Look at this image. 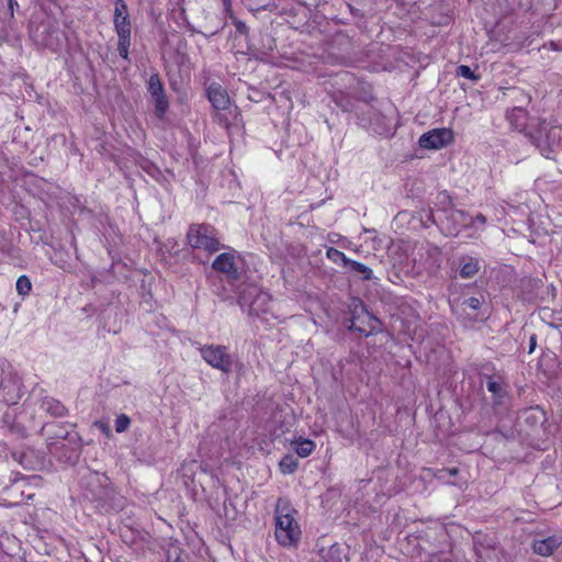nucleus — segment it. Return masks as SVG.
Masks as SVG:
<instances>
[{
    "instance_id": "f257e3e1",
    "label": "nucleus",
    "mask_w": 562,
    "mask_h": 562,
    "mask_svg": "<svg viewBox=\"0 0 562 562\" xmlns=\"http://www.w3.org/2000/svg\"><path fill=\"white\" fill-rule=\"evenodd\" d=\"M79 484L82 496L100 514L119 513L126 506V498L116 491L104 473L87 469L81 474Z\"/></svg>"
},
{
    "instance_id": "f03ea898",
    "label": "nucleus",
    "mask_w": 562,
    "mask_h": 562,
    "mask_svg": "<svg viewBox=\"0 0 562 562\" xmlns=\"http://www.w3.org/2000/svg\"><path fill=\"white\" fill-rule=\"evenodd\" d=\"M526 135L543 157L555 159L562 137V127L542 121L538 125H529Z\"/></svg>"
},
{
    "instance_id": "7ed1b4c3",
    "label": "nucleus",
    "mask_w": 562,
    "mask_h": 562,
    "mask_svg": "<svg viewBox=\"0 0 562 562\" xmlns=\"http://www.w3.org/2000/svg\"><path fill=\"white\" fill-rule=\"evenodd\" d=\"M216 235L215 228L209 224H192L187 233V240L192 248L213 254L221 247Z\"/></svg>"
},
{
    "instance_id": "20e7f679",
    "label": "nucleus",
    "mask_w": 562,
    "mask_h": 562,
    "mask_svg": "<svg viewBox=\"0 0 562 562\" xmlns=\"http://www.w3.org/2000/svg\"><path fill=\"white\" fill-rule=\"evenodd\" d=\"M48 450L59 462L76 465L81 454V438L74 432L67 441L48 442Z\"/></svg>"
},
{
    "instance_id": "39448f33",
    "label": "nucleus",
    "mask_w": 562,
    "mask_h": 562,
    "mask_svg": "<svg viewBox=\"0 0 562 562\" xmlns=\"http://www.w3.org/2000/svg\"><path fill=\"white\" fill-rule=\"evenodd\" d=\"M270 295L258 286L251 285L240 291L238 304L241 308L247 307L250 316H260L268 311Z\"/></svg>"
},
{
    "instance_id": "423d86ee",
    "label": "nucleus",
    "mask_w": 562,
    "mask_h": 562,
    "mask_svg": "<svg viewBox=\"0 0 562 562\" xmlns=\"http://www.w3.org/2000/svg\"><path fill=\"white\" fill-rule=\"evenodd\" d=\"M276 539L283 547L295 544L300 540L301 529L289 513L276 510Z\"/></svg>"
},
{
    "instance_id": "0eeeda50",
    "label": "nucleus",
    "mask_w": 562,
    "mask_h": 562,
    "mask_svg": "<svg viewBox=\"0 0 562 562\" xmlns=\"http://www.w3.org/2000/svg\"><path fill=\"white\" fill-rule=\"evenodd\" d=\"M205 94L215 112L214 121L228 128V119L222 113L231 106V98L226 89L218 82H212L206 87Z\"/></svg>"
},
{
    "instance_id": "6e6552de",
    "label": "nucleus",
    "mask_w": 562,
    "mask_h": 562,
    "mask_svg": "<svg viewBox=\"0 0 562 562\" xmlns=\"http://www.w3.org/2000/svg\"><path fill=\"white\" fill-rule=\"evenodd\" d=\"M200 352L203 360H205L211 367L221 370L225 374L232 372L234 358L227 351V347L222 345H209L202 347Z\"/></svg>"
},
{
    "instance_id": "1a4fd4ad",
    "label": "nucleus",
    "mask_w": 562,
    "mask_h": 562,
    "mask_svg": "<svg viewBox=\"0 0 562 562\" xmlns=\"http://www.w3.org/2000/svg\"><path fill=\"white\" fill-rule=\"evenodd\" d=\"M31 34L34 42L44 48L56 52L61 47L63 32L55 23L42 22Z\"/></svg>"
},
{
    "instance_id": "9d476101",
    "label": "nucleus",
    "mask_w": 562,
    "mask_h": 562,
    "mask_svg": "<svg viewBox=\"0 0 562 562\" xmlns=\"http://www.w3.org/2000/svg\"><path fill=\"white\" fill-rule=\"evenodd\" d=\"M147 91L154 102L156 116L164 120L169 110V101L162 81L157 72L150 75L147 81Z\"/></svg>"
},
{
    "instance_id": "9b49d317",
    "label": "nucleus",
    "mask_w": 562,
    "mask_h": 562,
    "mask_svg": "<svg viewBox=\"0 0 562 562\" xmlns=\"http://www.w3.org/2000/svg\"><path fill=\"white\" fill-rule=\"evenodd\" d=\"M453 142V133L449 128H435L424 133L418 144L425 149H439Z\"/></svg>"
},
{
    "instance_id": "f8f14e48",
    "label": "nucleus",
    "mask_w": 562,
    "mask_h": 562,
    "mask_svg": "<svg viewBox=\"0 0 562 562\" xmlns=\"http://www.w3.org/2000/svg\"><path fill=\"white\" fill-rule=\"evenodd\" d=\"M347 311L350 314L348 318H345L342 324L346 326L349 331H358L360 326H357V322L364 324V317H367L369 311L364 302L357 297L352 296L349 299L347 304Z\"/></svg>"
},
{
    "instance_id": "ddd939ff",
    "label": "nucleus",
    "mask_w": 562,
    "mask_h": 562,
    "mask_svg": "<svg viewBox=\"0 0 562 562\" xmlns=\"http://www.w3.org/2000/svg\"><path fill=\"white\" fill-rule=\"evenodd\" d=\"M22 396L21 382L16 376L7 375L0 382V402L14 405Z\"/></svg>"
},
{
    "instance_id": "4468645a",
    "label": "nucleus",
    "mask_w": 562,
    "mask_h": 562,
    "mask_svg": "<svg viewBox=\"0 0 562 562\" xmlns=\"http://www.w3.org/2000/svg\"><path fill=\"white\" fill-rule=\"evenodd\" d=\"M483 303H484V297L483 296H479V297H476V296L464 297L463 300L458 302L456 306H452L453 313L454 314H460V313L467 312L468 310H471V311L474 312L473 314H470V317L472 319H474V321H483V319H486L488 317V315H486L485 312L481 311Z\"/></svg>"
},
{
    "instance_id": "2eb2a0df",
    "label": "nucleus",
    "mask_w": 562,
    "mask_h": 562,
    "mask_svg": "<svg viewBox=\"0 0 562 562\" xmlns=\"http://www.w3.org/2000/svg\"><path fill=\"white\" fill-rule=\"evenodd\" d=\"M507 386L506 378L497 379V382H488L487 391L492 394L491 402L494 411L507 407L509 400Z\"/></svg>"
},
{
    "instance_id": "dca6fc26",
    "label": "nucleus",
    "mask_w": 562,
    "mask_h": 562,
    "mask_svg": "<svg viewBox=\"0 0 562 562\" xmlns=\"http://www.w3.org/2000/svg\"><path fill=\"white\" fill-rule=\"evenodd\" d=\"M114 27L116 34H131V20L124 0H114Z\"/></svg>"
},
{
    "instance_id": "f3484780",
    "label": "nucleus",
    "mask_w": 562,
    "mask_h": 562,
    "mask_svg": "<svg viewBox=\"0 0 562 562\" xmlns=\"http://www.w3.org/2000/svg\"><path fill=\"white\" fill-rule=\"evenodd\" d=\"M562 546V537L558 535L549 536L542 539H535L531 548L533 552L541 557H550Z\"/></svg>"
},
{
    "instance_id": "a211bd4d",
    "label": "nucleus",
    "mask_w": 562,
    "mask_h": 562,
    "mask_svg": "<svg viewBox=\"0 0 562 562\" xmlns=\"http://www.w3.org/2000/svg\"><path fill=\"white\" fill-rule=\"evenodd\" d=\"M215 271L226 273L231 279L237 280L239 278L238 270L235 266L234 256L228 252L218 255L212 263Z\"/></svg>"
},
{
    "instance_id": "6ab92c4d",
    "label": "nucleus",
    "mask_w": 562,
    "mask_h": 562,
    "mask_svg": "<svg viewBox=\"0 0 562 562\" xmlns=\"http://www.w3.org/2000/svg\"><path fill=\"white\" fill-rule=\"evenodd\" d=\"M446 218L451 223L448 227V232L451 235H457L460 232V227H469V214L462 210L450 207L445 210Z\"/></svg>"
},
{
    "instance_id": "aec40b11",
    "label": "nucleus",
    "mask_w": 562,
    "mask_h": 562,
    "mask_svg": "<svg viewBox=\"0 0 562 562\" xmlns=\"http://www.w3.org/2000/svg\"><path fill=\"white\" fill-rule=\"evenodd\" d=\"M75 431H69L65 426L56 423H46L42 427V434L46 436L47 443L50 441H67Z\"/></svg>"
},
{
    "instance_id": "412c9836",
    "label": "nucleus",
    "mask_w": 562,
    "mask_h": 562,
    "mask_svg": "<svg viewBox=\"0 0 562 562\" xmlns=\"http://www.w3.org/2000/svg\"><path fill=\"white\" fill-rule=\"evenodd\" d=\"M481 269L480 260L472 256L459 258V276L463 279L473 278Z\"/></svg>"
},
{
    "instance_id": "4be33fe9",
    "label": "nucleus",
    "mask_w": 562,
    "mask_h": 562,
    "mask_svg": "<svg viewBox=\"0 0 562 562\" xmlns=\"http://www.w3.org/2000/svg\"><path fill=\"white\" fill-rule=\"evenodd\" d=\"M13 458L22 465L25 470H35L41 465V461L32 449H26L20 452L13 453Z\"/></svg>"
},
{
    "instance_id": "5701e85b",
    "label": "nucleus",
    "mask_w": 562,
    "mask_h": 562,
    "mask_svg": "<svg viewBox=\"0 0 562 562\" xmlns=\"http://www.w3.org/2000/svg\"><path fill=\"white\" fill-rule=\"evenodd\" d=\"M41 407L54 417H63L68 412L65 405L54 397H44Z\"/></svg>"
},
{
    "instance_id": "b1692460",
    "label": "nucleus",
    "mask_w": 562,
    "mask_h": 562,
    "mask_svg": "<svg viewBox=\"0 0 562 562\" xmlns=\"http://www.w3.org/2000/svg\"><path fill=\"white\" fill-rule=\"evenodd\" d=\"M434 12H438V15H432V22L438 25H448L452 20V10L449 4L439 3L432 8Z\"/></svg>"
},
{
    "instance_id": "393cba45",
    "label": "nucleus",
    "mask_w": 562,
    "mask_h": 562,
    "mask_svg": "<svg viewBox=\"0 0 562 562\" xmlns=\"http://www.w3.org/2000/svg\"><path fill=\"white\" fill-rule=\"evenodd\" d=\"M346 269L359 276L361 281H370L373 279L372 270L368 266L356 260L350 259V261H347Z\"/></svg>"
},
{
    "instance_id": "a878e982",
    "label": "nucleus",
    "mask_w": 562,
    "mask_h": 562,
    "mask_svg": "<svg viewBox=\"0 0 562 562\" xmlns=\"http://www.w3.org/2000/svg\"><path fill=\"white\" fill-rule=\"evenodd\" d=\"M366 318L367 321H364V324H367L368 329L361 327L358 329L359 334L363 335L364 337H369L382 331V322L374 314L369 312Z\"/></svg>"
},
{
    "instance_id": "bb28decb",
    "label": "nucleus",
    "mask_w": 562,
    "mask_h": 562,
    "mask_svg": "<svg viewBox=\"0 0 562 562\" xmlns=\"http://www.w3.org/2000/svg\"><path fill=\"white\" fill-rule=\"evenodd\" d=\"M316 445L311 439H300L294 442V451L301 458H306L312 454Z\"/></svg>"
},
{
    "instance_id": "cd10ccee",
    "label": "nucleus",
    "mask_w": 562,
    "mask_h": 562,
    "mask_svg": "<svg viewBox=\"0 0 562 562\" xmlns=\"http://www.w3.org/2000/svg\"><path fill=\"white\" fill-rule=\"evenodd\" d=\"M299 462L293 454H285L279 462L280 471L283 474H292L297 470Z\"/></svg>"
},
{
    "instance_id": "c85d7f7f",
    "label": "nucleus",
    "mask_w": 562,
    "mask_h": 562,
    "mask_svg": "<svg viewBox=\"0 0 562 562\" xmlns=\"http://www.w3.org/2000/svg\"><path fill=\"white\" fill-rule=\"evenodd\" d=\"M341 549L338 544L330 546L327 550H321V557L325 562H341Z\"/></svg>"
},
{
    "instance_id": "c756f323",
    "label": "nucleus",
    "mask_w": 562,
    "mask_h": 562,
    "mask_svg": "<svg viewBox=\"0 0 562 562\" xmlns=\"http://www.w3.org/2000/svg\"><path fill=\"white\" fill-rule=\"evenodd\" d=\"M117 52L123 59H128V48L131 45V34H117Z\"/></svg>"
},
{
    "instance_id": "7c9ffc66",
    "label": "nucleus",
    "mask_w": 562,
    "mask_h": 562,
    "mask_svg": "<svg viewBox=\"0 0 562 562\" xmlns=\"http://www.w3.org/2000/svg\"><path fill=\"white\" fill-rule=\"evenodd\" d=\"M326 257L335 263L341 262L344 268H347V261H350V259L347 258V256L342 251L334 247H329L326 250Z\"/></svg>"
},
{
    "instance_id": "2f4dec72",
    "label": "nucleus",
    "mask_w": 562,
    "mask_h": 562,
    "mask_svg": "<svg viewBox=\"0 0 562 562\" xmlns=\"http://www.w3.org/2000/svg\"><path fill=\"white\" fill-rule=\"evenodd\" d=\"M15 288L20 295L25 296L32 290V282L27 276L23 274L18 278Z\"/></svg>"
},
{
    "instance_id": "473e14b6",
    "label": "nucleus",
    "mask_w": 562,
    "mask_h": 562,
    "mask_svg": "<svg viewBox=\"0 0 562 562\" xmlns=\"http://www.w3.org/2000/svg\"><path fill=\"white\" fill-rule=\"evenodd\" d=\"M183 550L178 546L170 543L166 549V560L167 562H182L181 554Z\"/></svg>"
},
{
    "instance_id": "72a5a7b5",
    "label": "nucleus",
    "mask_w": 562,
    "mask_h": 562,
    "mask_svg": "<svg viewBox=\"0 0 562 562\" xmlns=\"http://www.w3.org/2000/svg\"><path fill=\"white\" fill-rule=\"evenodd\" d=\"M457 76H460V77H463V78H467V79H470L472 81H477L480 79V76L476 75L471 68L470 66H467V65H460L458 68H457V71H456Z\"/></svg>"
},
{
    "instance_id": "f704fd0d",
    "label": "nucleus",
    "mask_w": 562,
    "mask_h": 562,
    "mask_svg": "<svg viewBox=\"0 0 562 562\" xmlns=\"http://www.w3.org/2000/svg\"><path fill=\"white\" fill-rule=\"evenodd\" d=\"M479 375H488V373L493 374V372H496V367L491 361H483L476 364L475 368Z\"/></svg>"
},
{
    "instance_id": "c9c22d12",
    "label": "nucleus",
    "mask_w": 562,
    "mask_h": 562,
    "mask_svg": "<svg viewBox=\"0 0 562 562\" xmlns=\"http://www.w3.org/2000/svg\"><path fill=\"white\" fill-rule=\"evenodd\" d=\"M131 425V419L125 414H121L115 419V431L123 432L128 429Z\"/></svg>"
},
{
    "instance_id": "e433bc0d",
    "label": "nucleus",
    "mask_w": 562,
    "mask_h": 562,
    "mask_svg": "<svg viewBox=\"0 0 562 562\" xmlns=\"http://www.w3.org/2000/svg\"><path fill=\"white\" fill-rule=\"evenodd\" d=\"M468 222H469V227L472 226V227L482 229L486 223V217L481 213H479L474 217L469 215Z\"/></svg>"
},
{
    "instance_id": "4c0bfd02",
    "label": "nucleus",
    "mask_w": 562,
    "mask_h": 562,
    "mask_svg": "<svg viewBox=\"0 0 562 562\" xmlns=\"http://www.w3.org/2000/svg\"><path fill=\"white\" fill-rule=\"evenodd\" d=\"M233 24L235 25L236 27V32L240 35H244V36H248L249 34V27L246 25L245 22L236 19V18H233Z\"/></svg>"
},
{
    "instance_id": "58836bf2",
    "label": "nucleus",
    "mask_w": 562,
    "mask_h": 562,
    "mask_svg": "<svg viewBox=\"0 0 562 562\" xmlns=\"http://www.w3.org/2000/svg\"><path fill=\"white\" fill-rule=\"evenodd\" d=\"M482 380L486 381V386L488 385V382H497V379L503 380L505 379V374L501 371L493 372V374L488 373V375H480Z\"/></svg>"
},
{
    "instance_id": "ea45409f",
    "label": "nucleus",
    "mask_w": 562,
    "mask_h": 562,
    "mask_svg": "<svg viewBox=\"0 0 562 562\" xmlns=\"http://www.w3.org/2000/svg\"><path fill=\"white\" fill-rule=\"evenodd\" d=\"M459 473V469L458 468H452V469H441L438 471V477L439 479H446L447 475L446 474H449V475H457Z\"/></svg>"
},
{
    "instance_id": "a19ab883",
    "label": "nucleus",
    "mask_w": 562,
    "mask_h": 562,
    "mask_svg": "<svg viewBox=\"0 0 562 562\" xmlns=\"http://www.w3.org/2000/svg\"><path fill=\"white\" fill-rule=\"evenodd\" d=\"M536 346H537V335L532 334L529 337V350H528V352L532 353L535 351V349H536Z\"/></svg>"
},
{
    "instance_id": "79ce46f5",
    "label": "nucleus",
    "mask_w": 562,
    "mask_h": 562,
    "mask_svg": "<svg viewBox=\"0 0 562 562\" xmlns=\"http://www.w3.org/2000/svg\"><path fill=\"white\" fill-rule=\"evenodd\" d=\"M18 5H19V4H18V2H16L15 0H9V1H8V7H9V9H10V11H11V15H13V9H14V7H18Z\"/></svg>"
},
{
    "instance_id": "37998d69",
    "label": "nucleus",
    "mask_w": 562,
    "mask_h": 562,
    "mask_svg": "<svg viewBox=\"0 0 562 562\" xmlns=\"http://www.w3.org/2000/svg\"><path fill=\"white\" fill-rule=\"evenodd\" d=\"M223 1V5L225 8L226 11H231L232 10V0H222Z\"/></svg>"
},
{
    "instance_id": "c03bdc74",
    "label": "nucleus",
    "mask_w": 562,
    "mask_h": 562,
    "mask_svg": "<svg viewBox=\"0 0 562 562\" xmlns=\"http://www.w3.org/2000/svg\"><path fill=\"white\" fill-rule=\"evenodd\" d=\"M428 220H430L432 223H436V220L434 218L432 212L430 211V214L428 216Z\"/></svg>"
},
{
    "instance_id": "a18cd8bd",
    "label": "nucleus",
    "mask_w": 562,
    "mask_h": 562,
    "mask_svg": "<svg viewBox=\"0 0 562 562\" xmlns=\"http://www.w3.org/2000/svg\"><path fill=\"white\" fill-rule=\"evenodd\" d=\"M476 543H477V540L475 539L474 544L476 546ZM475 552L481 558V552L479 551V549L476 547H475Z\"/></svg>"
},
{
    "instance_id": "49530a36",
    "label": "nucleus",
    "mask_w": 562,
    "mask_h": 562,
    "mask_svg": "<svg viewBox=\"0 0 562 562\" xmlns=\"http://www.w3.org/2000/svg\"><path fill=\"white\" fill-rule=\"evenodd\" d=\"M529 419H530V422H533V420H536V417L535 416H527V420H529Z\"/></svg>"
},
{
    "instance_id": "de8ad7c7",
    "label": "nucleus",
    "mask_w": 562,
    "mask_h": 562,
    "mask_svg": "<svg viewBox=\"0 0 562 562\" xmlns=\"http://www.w3.org/2000/svg\"><path fill=\"white\" fill-rule=\"evenodd\" d=\"M529 419H530V422H533V420H536V417L535 416H527V420H529Z\"/></svg>"
},
{
    "instance_id": "09e8293b",
    "label": "nucleus",
    "mask_w": 562,
    "mask_h": 562,
    "mask_svg": "<svg viewBox=\"0 0 562 562\" xmlns=\"http://www.w3.org/2000/svg\"><path fill=\"white\" fill-rule=\"evenodd\" d=\"M505 438H509V437H513V431H510V435H504Z\"/></svg>"
},
{
    "instance_id": "8fccbe9b",
    "label": "nucleus",
    "mask_w": 562,
    "mask_h": 562,
    "mask_svg": "<svg viewBox=\"0 0 562 562\" xmlns=\"http://www.w3.org/2000/svg\"><path fill=\"white\" fill-rule=\"evenodd\" d=\"M345 111H349V109L346 105H342Z\"/></svg>"
},
{
    "instance_id": "3c124183",
    "label": "nucleus",
    "mask_w": 562,
    "mask_h": 562,
    "mask_svg": "<svg viewBox=\"0 0 562 562\" xmlns=\"http://www.w3.org/2000/svg\"><path fill=\"white\" fill-rule=\"evenodd\" d=\"M561 371H562V367H561Z\"/></svg>"
}]
</instances>
